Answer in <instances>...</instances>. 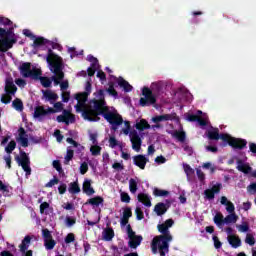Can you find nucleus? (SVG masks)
<instances>
[{
	"label": "nucleus",
	"instance_id": "nucleus-52",
	"mask_svg": "<svg viewBox=\"0 0 256 256\" xmlns=\"http://www.w3.org/2000/svg\"><path fill=\"white\" fill-rule=\"evenodd\" d=\"M204 195H205L206 199H208L209 201L215 199V194H214L213 190H211V189H206L204 191Z\"/></svg>",
	"mask_w": 256,
	"mask_h": 256
},
{
	"label": "nucleus",
	"instance_id": "nucleus-42",
	"mask_svg": "<svg viewBox=\"0 0 256 256\" xmlns=\"http://www.w3.org/2000/svg\"><path fill=\"white\" fill-rule=\"evenodd\" d=\"M107 93H109V95H112V97H119V93H117V90H115V84L113 82H109Z\"/></svg>",
	"mask_w": 256,
	"mask_h": 256
},
{
	"label": "nucleus",
	"instance_id": "nucleus-56",
	"mask_svg": "<svg viewBox=\"0 0 256 256\" xmlns=\"http://www.w3.org/2000/svg\"><path fill=\"white\" fill-rule=\"evenodd\" d=\"M117 145H119V141H117V138L115 137H110L109 138V147H111V149H115V147H117Z\"/></svg>",
	"mask_w": 256,
	"mask_h": 256
},
{
	"label": "nucleus",
	"instance_id": "nucleus-44",
	"mask_svg": "<svg viewBox=\"0 0 256 256\" xmlns=\"http://www.w3.org/2000/svg\"><path fill=\"white\" fill-rule=\"evenodd\" d=\"M90 152H91L92 155L97 157V155H101V148H100L99 145L94 144L93 146H91Z\"/></svg>",
	"mask_w": 256,
	"mask_h": 256
},
{
	"label": "nucleus",
	"instance_id": "nucleus-9",
	"mask_svg": "<svg viewBox=\"0 0 256 256\" xmlns=\"http://www.w3.org/2000/svg\"><path fill=\"white\" fill-rule=\"evenodd\" d=\"M110 125H123V116L117 112L108 111L102 116Z\"/></svg>",
	"mask_w": 256,
	"mask_h": 256
},
{
	"label": "nucleus",
	"instance_id": "nucleus-30",
	"mask_svg": "<svg viewBox=\"0 0 256 256\" xmlns=\"http://www.w3.org/2000/svg\"><path fill=\"white\" fill-rule=\"evenodd\" d=\"M172 137H175V139L180 141V143H185V139L187 138V134L185 133V131L175 130L172 134Z\"/></svg>",
	"mask_w": 256,
	"mask_h": 256
},
{
	"label": "nucleus",
	"instance_id": "nucleus-28",
	"mask_svg": "<svg viewBox=\"0 0 256 256\" xmlns=\"http://www.w3.org/2000/svg\"><path fill=\"white\" fill-rule=\"evenodd\" d=\"M135 128L137 131H145L146 129H151V125L147 120L141 119L139 122L135 124Z\"/></svg>",
	"mask_w": 256,
	"mask_h": 256
},
{
	"label": "nucleus",
	"instance_id": "nucleus-43",
	"mask_svg": "<svg viewBox=\"0 0 256 256\" xmlns=\"http://www.w3.org/2000/svg\"><path fill=\"white\" fill-rule=\"evenodd\" d=\"M153 195H155V197H167V195H169V191L155 188L153 191Z\"/></svg>",
	"mask_w": 256,
	"mask_h": 256
},
{
	"label": "nucleus",
	"instance_id": "nucleus-58",
	"mask_svg": "<svg viewBox=\"0 0 256 256\" xmlns=\"http://www.w3.org/2000/svg\"><path fill=\"white\" fill-rule=\"evenodd\" d=\"M210 190L213 192L214 195L221 193V184L218 183L213 185L212 188H210Z\"/></svg>",
	"mask_w": 256,
	"mask_h": 256
},
{
	"label": "nucleus",
	"instance_id": "nucleus-19",
	"mask_svg": "<svg viewBox=\"0 0 256 256\" xmlns=\"http://www.w3.org/2000/svg\"><path fill=\"white\" fill-rule=\"evenodd\" d=\"M236 169H238L241 173H244L245 175H249V173H251V166H249V164H245L243 163V160L238 159L237 160V167Z\"/></svg>",
	"mask_w": 256,
	"mask_h": 256
},
{
	"label": "nucleus",
	"instance_id": "nucleus-36",
	"mask_svg": "<svg viewBox=\"0 0 256 256\" xmlns=\"http://www.w3.org/2000/svg\"><path fill=\"white\" fill-rule=\"evenodd\" d=\"M129 189L130 193H132L133 195H135L137 193V190L139 189V187L137 186V180H135L134 178H131L129 180Z\"/></svg>",
	"mask_w": 256,
	"mask_h": 256
},
{
	"label": "nucleus",
	"instance_id": "nucleus-33",
	"mask_svg": "<svg viewBox=\"0 0 256 256\" xmlns=\"http://www.w3.org/2000/svg\"><path fill=\"white\" fill-rule=\"evenodd\" d=\"M214 223L217 225V227H223V225H225V218L223 217V214H216L214 216Z\"/></svg>",
	"mask_w": 256,
	"mask_h": 256
},
{
	"label": "nucleus",
	"instance_id": "nucleus-1",
	"mask_svg": "<svg viewBox=\"0 0 256 256\" xmlns=\"http://www.w3.org/2000/svg\"><path fill=\"white\" fill-rule=\"evenodd\" d=\"M93 106H84L83 108V119L90 122L99 121V115H103L107 113L109 107L107 106V102L103 99H94L92 100Z\"/></svg>",
	"mask_w": 256,
	"mask_h": 256
},
{
	"label": "nucleus",
	"instance_id": "nucleus-23",
	"mask_svg": "<svg viewBox=\"0 0 256 256\" xmlns=\"http://www.w3.org/2000/svg\"><path fill=\"white\" fill-rule=\"evenodd\" d=\"M104 199L101 196H95L87 200L85 205H92V207H99V205H103Z\"/></svg>",
	"mask_w": 256,
	"mask_h": 256
},
{
	"label": "nucleus",
	"instance_id": "nucleus-50",
	"mask_svg": "<svg viewBox=\"0 0 256 256\" xmlns=\"http://www.w3.org/2000/svg\"><path fill=\"white\" fill-rule=\"evenodd\" d=\"M120 199L122 203H131V196H129V194L126 192H122L120 194Z\"/></svg>",
	"mask_w": 256,
	"mask_h": 256
},
{
	"label": "nucleus",
	"instance_id": "nucleus-64",
	"mask_svg": "<svg viewBox=\"0 0 256 256\" xmlns=\"http://www.w3.org/2000/svg\"><path fill=\"white\" fill-rule=\"evenodd\" d=\"M73 241H75V234L69 233V234L65 237V243L69 244V243H73Z\"/></svg>",
	"mask_w": 256,
	"mask_h": 256
},
{
	"label": "nucleus",
	"instance_id": "nucleus-6",
	"mask_svg": "<svg viewBox=\"0 0 256 256\" xmlns=\"http://www.w3.org/2000/svg\"><path fill=\"white\" fill-rule=\"evenodd\" d=\"M124 124L126 128L122 129V132L124 135H129L132 149L136 151V153H139V151H141V145H143V140L141 136H139V132H137V130H131V122L124 121Z\"/></svg>",
	"mask_w": 256,
	"mask_h": 256
},
{
	"label": "nucleus",
	"instance_id": "nucleus-63",
	"mask_svg": "<svg viewBox=\"0 0 256 256\" xmlns=\"http://www.w3.org/2000/svg\"><path fill=\"white\" fill-rule=\"evenodd\" d=\"M54 111L55 113H60V111H63V103L61 102L54 103Z\"/></svg>",
	"mask_w": 256,
	"mask_h": 256
},
{
	"label": "nucleus",
	"instance_id": "nucleus-12",
	"mask_svg": "<svg viewBox=\"0 0 256 256\" xmlns=\"http://www.w3.org/2000/svg\"><path fill=\"white\" fill-rule=\"evenodd\" d=\"M53 113H55V109L52 107H48V109L45 110V107L43 106H36L34 109L35 119H39L41 117H45V115H51Z\"/></svg>",
	"mask_w": 256,
	"mask_h": 256
},
{
	"label": "nucleus",
	"instance_id": "nucleus-21",
	"mask_svg": "<svg viewBox=\"0 0 256 256\" xmlns=\"http://www.w3.org/2000/svg\"><path fill=\"white\" fill-rule=\"evenodd\" d=\"M138 201L145 205V207H151V196L145 193L138 194Z\"/></svg>",
	"mask_w": 256,
	"mask_h": 256
},
{
	"label": "nucleus",
	"instance_id": "nucleus-15",
	"mask_svg": "<svg viewBox=\"0 0 256 256\" xmlns=\"http://www.w3.org/2000/svg\"><path fill=\"white\" fill-rule=\"evenodd\" d=\"M18 133H19V143L20 145H22L23 147H29V139L27 138V132L25 131V128L20 127L18 129Z\"/></svg>",
	"mask_w": 256,
	"mask_h": 256
},
{
	"label": "nucleus",
	"instance_id": "nucleus-53",
	"mask_svg": "<svg viewBox=\"0 0 256 256\" xmlns=\"http://www.w3.org/2000/svg\"><path fill=\"white\" fill-rule=\"evenodd\" d=\"M127 235L129 239H133L134 237H139V235L135 234V231H133V228H131V224L127 225Z\"/></svg>",
	"mask_w": 256,
	"mask_h": 256
},
{
	"label": "nucleus",
	"instance_id": "nucleus-39",
	"mask_svg": "<svg viewBox=\"0 0 256 256\" xmlns=\"http://www.w3.org/2000/svg\"><path fill=\"white\" fill-rule=\"evenodd\" d=\"M88 97H89V94H87L86 92H82L76 95V99L78 103H82V105H85V103H87Z\"/></svg>",
	"mask_w": 256,
	"mask_h": 256
},
{
	"label": "nucleus",
	"instance_id": "nucleus-54",
	"mask_svg": "<svg viewBox=\"0 0 256 256\" xmlns=\"http://www.w3.org/2000/svg\"><path fill=\"white\" fill-rule=\"evenodd\" d=\"M245 243H247L248 245L253 247V245H255V237H253V235H251V234H247L246 239H245Z\"/></svg>",
	"mask_w": 256,
	"mask_h": 256
},
{
	"label": "nucleus",
	"instance_id": "nucleus-10",
	"mask_svg": "<svg viewBox=\"0 0 256 256\" xmlns=\"http://www.w3.org/2000/svg\"><path fill=\"white\" fill-rule=\"evenodd\" d=\"M58 123H65V125H69V123H73L75 121V115L71 114L69 110H63V115H59L56 118Z\"/></svg>",
	"mask_w": 256,
	"mask_h": 256
},
{
	"label": "nucleus",
	"instance_id": "nucleus-2",
	"mask_svg": "<svg viewBox=\"0 0 256 256\" xmlns=\"http://www.w3.org/2000/svg\"><path fill=\"white\" fill-rule=\"evenodd\" d=\"M46 61L50 67L51 73H54L53 81L55 85H59L63 79H65V73L63 72V58L54 54L53 50L48 49V55Z\"/></svg>",
	"mask_w": 256,
	"mask_h": 256
},
{
	"label": "nucleus",
	"instance_id": "nucleus-57",
	"mask_svg": "<svg viewBox=\"0 0 256 256\" xmlns=\"http://www.w3.org/2000/svg\"><path fill=\"white\" fill-rule=\"evenodd\" d=\"M122 217H125L127 219H131V217H133V212L131 211V208L126 207L123 211V216Z\"/></svg>",
	"mask_w": 256,
	"mask_h": 256
},
{
	"label": "nucleus",
	"instance_id": "nucleus-22",
	"mask_svg": "<svg viewBox=\"0 0 256 256\" xmlns=\"http://www.w3.org/2000/svg\"><path fill=\"white\" fill-rule=\"evenodd\" d=\"M141 241H143V236H134V238H130L128 247H130V249H137V247L141 245Z\"/></svg>",
	"mask_w": 256,
	"mask_h": 256
},
{
	"label": "nucleus",
	"instance_id": "nucleus-31",
	"mask_svg": "<svg viewBox=\"0 0 256 256\" xmlns=\"http://www.w3.org/2000/svg\"><path fill=\"white\" fill-rule=\"evenodd\" d=\"M33 42V47H42V45H47L49 42L47 39L43 37H37L35 36V39H32Z\"/></svg>",
	"mask_w": 256,
	"mask_h": 256
},
{
	"label": "nucleus",
	"instance_id": "nucleus-7",
	"mask_svg": "<svg viewBox=\"0 0 256 256\" xmlns=\"http://www.w3.org/2000/svg\"><path fill=\"white\" fill-rule=\"evenodd\" d=\"M20 73L22 77H25V78L30 77L31 79H34V80H37L40 75H43V72L39 68H33L31 70V62L22 63V65L20 66Z\"/></svg>",
	"mask_w": 256,
	"mask_h": 256
},
{
	"label": "nucleus",
	"instance_id": "nucleus-59",
	"mask_svg": "<svg viewBox=\"0 0 256 256\" xmlns=\"http://www.w3.org/2000/svg\"><path fill=\"white\" fill-rule=\"evenodd\" d=\"M88 61L91 63V67H97V64L99 63V60L95 58L93 55H88Z\"/></svg>",
	"mask_w": 256,
	"mask_h": 256
},
{
	"label": "nucleus",
	"instance_id": "nucleus-16",
	"mask_svg": "<svg viewBox=\"0 0 256 256\" xmlns=\"http://www.w3.org/2000/svg\"><path fill=\"white\" fill-rule=\"evenodd\" d=\"M82 190L85 195H88V197H91V195H95V189H93V186H91V180L86 179L83 182Z\"/></svg>",
	"mask_w": 256,
	"mask_h": 256
},
{
	"label": "nucleus",
	"instance_id": "nucleus-35",
	"mask_svg": "<svg viewBox=\"0 0 256 256\" xmlns=\"http://www.w3.org/2000/svg\"><path fill=\"white\" fill-rule=\"evenodd\" d=\"M12 107L16 110V111H23L24 107H23V101L19 98H16L13 100L12 102Z\"/></svg>",
	"mask_w": 256,
	"mask_h": 256
},
{
	"label": "nucleus",
	"instance_id": "nucleus-4",
	"mask_svg": "<svg viewBox=\"0 0 256 256\" xmlns=\"http://www.w3.org/2000/svg\"><path fill=\"white\" fill-rule=\"evenodd\" d=\"M162 87L159 83H152L151 89L148 87H144L142 90V95L144 98H140L141 107H147V105H155L157 103L156 95L161 93Z\"/></svg>",
	"mask_w": 256,
	"mask_h": 256
},
{
	"label": "nucleus",
	"instance_id": "nucleus-24",
	"mask_svg": "<svg viewBox=\"0 0 256 256\" xmlns=\"http://www.w3.org/2000/svg\"><path fill=\"white\" fill-rule=\"evenodd\" d=\"M157 251H159L160 256H165L166 253H169V242L163 241L158 243Z\"/></svg>",
	"mask_w": 256,
	"mask_h": 256
},
{
	"label": "nucleus",
	"instance_id": "nucleus-20",
	"mask_svg": "<svg viewBox=\"0 0 256 256\" xmlns=\"http://www.w3.org/2000/svg\"><path fill=\"white\" fill-rule=\"evenodd\" d=\"M227 241H228L229 245H231V247H233V249H237V248L241 247V238H239V236H237V235H229L227 237Z\"/></svg>",
	"mask_w": 256,
	"mask_h": 256
},
{
	"label": "nucleus",
	"instance_id": "nucleus-46",
	"mask_svg": "<svg viewBox=\"0 0 256 256\" xmlns=\"http://www.w3.org/2000/svg\"><path fill=\"white\" fill-rule=\"evenodd\" d=\"M237 229L240 233H247L249 231V223L243 222L241 225L237 226Z\"/></svg>",
	"mask_w": 256,
	"mask_h": 256
},
{
	"label": "nucleus",
	"instance_id": "nucleus-14",
	"mask_svg": "<svg viewBox=\"0 0 256 256\" xmlns=\"http://www.w3.org/2000/svg\"><path fill=\"white\" fill-rule=\"evenodd\" d=\"M4 91L8 93V95H15V93H17V86L15 82H13V78H6Z\"/></svg>",
	"mask_w": 256,
	"mask_h": 256
},
{
	"label": "nucleus",
	"instance_id": "nucleus-13",
	"mask_svg": "<svg viewBox=\"0 0 256 256\" xmlns=\"http://www.w3.org/2000/svg\"><path fill=\"white\" fill-rule=\"evenodd\" d=\"M133 163L136 165V167L143 170L145 169L147 163H149V159L143 154H138L133 156Z\"/></svg>",
	"mask_w": 256,
	"mask_h": 256
},
{
	"label": "nucleus",
	"instance_id": "nucleus-8",
	"mask_svg": "<svg viewBox=\"0 0 256 256\" xmlns=\"http://www.w3.org/2000/svg\"><path fill=\"white\" fill-rule=\"evenodd\" d=\"M15 160L26 175H31V160L25 151H20V156H16Z\"/></svg>",
	"mask_w": 256,
	"mask_h": 256
},
{
	"label": "nucleus",
	"instance_id": "nucleus-60",
	"mask_svg": "<svg viewBox=\"0 0 256 256\" xmlns=\"http://www.w3.org/2000/svg\"><path fill=\"white\" fill-rule=\"evenodd\" d=\"M58 193L60 195H65V193H67V184L65 183L60 184L58 187Z\"/></svg>",
	"mask_w": 256,
	"mask_h": 256
},
{
	"label": "nucleus",
	"instance_id": "nucleus-41",
	"mask_svg": "<svg viewBox=\"0 0 256 256\" xmlns=\"http://www.w3.org/2000/svg\"><path fill=\"white\" fill-rule=\"evenodd\" d=\"M16 147H17V142H15V140H12L5 147V151H6V153L11 154V153H13V151H15Z\"/></svg>",
	"mask_w": 256,
	"mask_h": 256
},
{
	"label": "nucleus",
	"instance_id": "nucleus-48",
	"mask_svg": "<svg viewBox=\"0 0 256 256\" xmlns=\"http://www.w3.org/2000/svg\"><path fill=\"white\" fill-rule=\"evenodd\" d=\"M77 223V219L75 217L67 216L65 219V224L68 227H73Z\"/></svg>",
	"mask_w": 256,
	"mask_h": 256
},
{
	"label": "nucleus",
	"instance_id": "nucleus-62",
	"mask_svg": "<svg viewBox=\"0 0 256 256\" xmlns=\"http://www.w3.org/2000/svg\"><path fill=\"white\" fill-rule=\"evenodd\" d=\"M0 25H13V22L6 17H0Z\"/></svg>",
	"mask_w": 256,
	"mask_h": 256
},
{
	"label": "nucleus",
	"instance_id": "nucleus-5",
	"mask_svg": "<svg viewBox=\"0 0 256 256\" xmlns=\"http://www.w3.org/2000/svg\"><path fill=\"white\" fill-rule=\"evenodd\" d=\"M159 233H162V235L155 236L151 243V249L153 255H157V246L159 243L166 241V243H169L170 241H173V236H171V233L169 232V228L165 226V224H159L158 226Z\"/></svg>",
	"mask_w": 256,
	"mask_h": 256
},
{
	"label": "nucleus",
	"instance_id": "nucleus-45",
	"mask_svg": "<svg viewBox=\"0 0 256 256\" xmlns=\"http://www.w3.org/2000/svg\"><path fill=\"white\" fill-rule=\"evenodd\" d=\"M42 237H43L44 241L53 239V235L51 234V231H49V229H47V228L42 230Z\"/></svg>",
	"mask_w": 256,
	"mask_h": 256
},
{
	"label": "nucleus",
	"instance_id": "nucleus-11",
	"mask_svg": "<svg viewBox=\"0 0 256 256\" xmlns=\"http://www.w3.org/2000/svg\"><path fill=\"white\" fill-rule=\"evenodd\" d=\"M17 43L15 38H1L0 39V52L7 53L9 49L13 48V44Z\"/></svg>",
	"mask_w": 256,
	"mask_h": 256
},
{
	"label": "nucleus",
	"instance_id": "nucleus-26",
	"mask_svg": "<svg viewBox=\"0 0 256 256\" xmlns=\"http://www.w3.org/2000/svg\"><path fill=\"white\" fill-rule=\"evenodd\" d=\"M68 191L69 193H71V195H77L81 193V187H79V182L77 180L74 182H71L69 184Z\"/></svg>",
	"mask_w": 256,
	"mask_h": 256
},
{
	"label": "nucleus",
	"instance_id": "nucleus-61",
	"mask_svg": "<svg viewBox=\"0 0 256 256\" xmlns=\"http://www.w3.org/2000/svg\"><path fill=\"white\" fill-rule=\"evenodd\" d=\"M212 239H213V241H214V247H215V249H221V247L223 246V243H221V242L219 241V237L213 236Z\"/></svg>",
	"mask_w": 256,
	"mask_h": 256
},
{
	"label": "nucleus",
	"instance_id": "nucleus-34",
	"mask_svg": "<svg viewBox=\"0 0 256 256\" xmlns=\"http://www.w3.org/2000/svg\"><path fill=\"white\" fill-rule=\"evenodd\" d=\"M36 81H40L42 87L45 88H49L51 87V83H53V81H51V79H49V77H43V76H39V78Z\"/></svg>",
	"mask_w": 256,
	"mask_h": 256
},
{
	"label": "nucleus",
	"instance_id": "nucleus-18",
	"mask_svg": "<svg viewBox=\"0 0 256 256\" xmlns=\"http://www.w3.org/2000/svg\"><path fill=\"white\" fill-rule=\"evenodd\" d=\"M114 79L115 81H117L119 87H123L126 93H130V91H133V86H131V84H129V82H127L125 79H123V77H114Z\"/></svg>",
	"mask_w": 256,
	"mask_h": 256
},
{
	"label": "nucleus",
	"instance_id": "nucleus-32",
	"mask_svg": "<svg viewBox=\"0 0 256 256\" xmlns=\"http://www.w3.org/2000/svg\"><path fill=\"white\" fill-rule=\"evenodd\" d=\"M238 219L239 216H237V214L230 213L224 218V223H226V225H229L230 223H237Z\"/></svg>",
	"mask_w": 256,
	"mask_h": 256
},
{
	"label": "nucleus",
	"instance_id": "nucleus-37",
	"mask_svg": "<svg viewBox=\"0 0 256 256\" xmlns=\"http://www.w3.org/2000/svg\"><path fill=\"white\" fill-rule=\"evenodd\" d=\"M74 155L75 151L67 148L66 156L64 158V165H69V162L73 160Z\"/></svg>",
	"mask_w": 256,
	"mask_h": 256
},
{
	"label": "nucleus",
	"instance_id": "nucleus-47",
	"mask_svg": "<svg viewBox=\"0 0 256 256\" xmlns=\"http://www.w3.org/2000/svg\"><path fill=\"white\" fill-rule=\"evenodd\" d=\"M135 215L138 221H142V219H145V215L143 214V210L141 209V207H136Z\"/></svg>",
	"mask_w": 256,
	"mask_h": 256
},
{
	"label": "nucleus",
	"instance_id": "nucleus-17",
	"mask_svg": "<svg viewBox=\"0 0 256 256\" xmlns=\"http://www.w3.org/2000/svg\"><path fill=\"white\" fill-rule=\"evenodd\" d=\"M168 209H169V205L163 202H160L155 205L154 212L158 217H161L162 215H165V212L168 211Z\"/></svg>",
	"mask_w": 256,
	"mask_h": 256
},
{
	"label": "nucleus",
	"instance_id": "nucleus-27",
	"mask_svg": "<svg viewBox=\"0 0 256 256\" xmlns=\"http://www.w3.org/2000/svg\"><path fill=\"white\" fill-rule=\"evenodd\" d=\"M153 123H161L163 121H173V115L163 114L152 118Z\"/></svg>",
	"mask_w": 256,
	"mask_h": 256
},
{
	"label": "nucleus",
	"instance_id": "nucleus-51",
	"mask_svg": "<svg viewBox=\"0 0 256 256\" xmlns=\"http://www.w3.org/2000/svg\"><path fill=\"white\" fill-rule=\"evenodd\" d=\"M52 165L58 173H63V166H61V162L59 160H54Z\"/></svg>",
	"mask_w": 256,
	"mask_h": 256
},
{
	"label": "nucleus",
	"instance_id": "nucleus-29",
	"mask_svg": "<svg viewBox=\"0 0 256 256\" xmlns=\"http://www.w3.org/2000/svg\"><path fill=\"white\" fill-rule=\"evenodd\" d=\"M113 237H115V231L113 228H106L103 232L104 241H113Z\"/></svg>",
	"mask_w": 256,
	"mask_h": 256
},
{
	"label": "nucleus",
	"instance_id": "nucleus-25",
	"mask_svg": "<svg viewBox=\"0 0 256 256\" xmlns=\"http://www.w3.org/2000/svg\"><path fill=\"white\" fill-rule=\"evenodd\" d=\"M43 97H45V99L50 103H53V101H57V99H59V95L51 90L43 91Z\"/></svg>",
	"mask_w": 256,
	"mask_h": 256
},
{
	"label": "nucleus",
	"instance_id": "nucleus-49",
	"mask_svg": "<svg viewBox=\"0 0 256 256\" xmlns=\"http://www.w3.org/2000/svg\"><path fill=\"white\" fill-rule=\"evenodd\" d=\"M184 171L187 177H193V175H195V170H193V168H191V166L188 164L184 166Z\"/></svg>",
	"mask_w": 256,
	"mask_h": 256
},
{
	"label": "nucleus",
	"instance_id": "nucleus-55",
	"mask_svg": "<svg viewBox=\"0 0 256 256\" xmlns=\"http://www.w3.org/2000/svg\"><path fill=\"white\" fill-rule=\"evenodd\" d=\"M87 171H89V164H87V162H83L80 165V174L85 175V173H87Z\"/></svg>",
	"mask_w": 256,
	"mask_h": 256
},
{
	"label": "nucleus",
	"instance_id": "nucleus-38",
	"mask_svg": "<svg viewBox=\"0 0 256 256\" xmlns=\"http://www.w3.org/2000/svg\"><path fill=\"white\" fill-rule=\"evenodd\" d=\"M13 96V94L5 92V94H2L1 96V103H4V105H9V103H11L13 100Z\"/></svg>",
	"mask_w": 256,
	"mask_h": 256
},
{
	"label": "nucleus",
	"instance_id": "nucleus-3",
	"mask_svg": "<svg viewBox=\"0 0 256 256\" xmlns=\"http://www.w3.org/2000/svg\"><path fill=\"white\" fill-rule=\"evenodd\" d=\"M207 136L210 141H219V139H221L224 143H228L230 147H233V149L241 150L247 147V140L231 137L229 134H219V128L209 130Z\"/></svg>",
	"mask_w": 256,
	"mask_h": 256
},
{
	"label": "nucleus",
	"instance_id": "nucleus-40",
	"mask_svg": "<svg viewBox=\"0 0 256 256\" xmlns=\"http://www.w3.org/2000/svg\"><path fill=\"white\" fill-rule=\"evenodd\" d=\"M55 245H57V242L51 238L50 240H44V246L48 251H51L55 249Z\"/></svg>",
	"mask_w": 256,
	"mask_h": 256
}]
</instances>
